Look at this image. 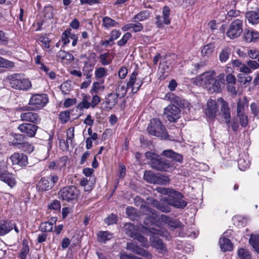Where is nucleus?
<instances>
[{"label":"nucleus","instance_id":"nucleus-44","mask_svg":"<svg viewBox=\"0 0 259 259\" xmlns=\"http://www.w3.org/2000/svg\"><path fill=\"white\" fill-rule=\"evenodd\" d=\"M90 100V96L84 95L82 97L81 102L78 104L77 108L79 110L83 109H89L91 105L89 101Z\"/></svg>","mask_w":259,"mask_h":259},{"label":"nucleus","instance_id":"nucleus-27","mask_svg":"<svg viewBox=\"0 0 259 259\" xmlns=\"http://www.w3.org/2000/svg\"><path fill=\"white\" fill-rule=\"evenodd\" d=\"M13 229V224L8 220L0 221V236H4Z\"/></svg>","mask_w":259,"mask_h":259},{"label":"nucleus","instance_id":"nucleus-18","mask_svg":"<svg viewBox=\"0 0 259 259\" xmlns=\"http://www.w3.org/2000/svg\"><path fill=\"white\" fill-rule=\"evenodd\" d=\"M126 248L133 252L138 254L146 259H151L152 255L149 251L135 245L133 243H127Z\"/></svg>","mask_w":259,"mask_h":259},{"label":"nucleus","instance_id":"nucleus-22","mask_svg":"<svg viewBox=\"0 0 259 259\" xmlns=\"http://www.w3.org/2000/svg\"><path fill=\"white\" fill-rule=\"evenodd\" d=\"M160 219L162 222L167 224L172 229L183 228V224L178 220L172 219L168 215L161 214Z\"/></svg>","mask_w":259,"mask_h":259},{"label":"nucleus","instance_id":"nucleus-29","mask_svg":"<svg viewBox=\"0 0 259 259\" xmlns=\"http://www.w3.org/2000/svg\"><path fill=\"white\" fill-rule=\"evenodd\" d=\"M119 96L115 93L109 94L106 98V104L110 109H112L118 103Z\"/></svg>","mask_w":259,"mask_h":259},{"label":"nucleus","instance_id":"nucleus-3","mask_svg":"<svg viewBox=\"0 0 259 259\" xmlns=\"http://www.w3.org/2000/svg\"><path fill=\"white\" fill-rule=\"evenodd\" d=\"M147 159H150L151 166L155 169L159 171H169L173 167V164L168 160L161 158L159 155L152 152H147L145 153Z\"/></svg>","mask_w":259,"mask_h":259},{"label":"nucleus","instance_id":"nucleus-63","mask_svg":"<svg viewBox=\"0 0 259 259\" xmlns=\"http://www.w3.org/2000/svg\"><path fill=\"white\" fill-rule=\"evenodd\" d=\"M68 160V157L66 156H63L59 158L57 161V166L60 168L65 167Z\"/></svg>","mask_w":259,"mask_h":259},{"label":"nucleus","instance_id":"nucleus-12","mask_svg":"<svg viewBox=\"0 0 259 259\" xmlns=\"http://www.w3.org/2000/svg\"><path fill=\"white\" fill-rule=\"evenodd\" d=\"M180 111L179 107L169 105L164 109L163 115L170 122H176L180 117Z\"/></svg>","mask_w":259,"mask_h":259},{"label":"nucleus","instance_id":"nucleus-39","mask_svg":"<svg viewBox=\"0 0 259 259\" xmlns=\"http://www.w3.org/2000/svg\"><path fill=\"white\" fill-rule=\"evenodd\" d=\"M123 229L125 234L131 238L135 236V234L138 233L135 226L131 223L126 224L124 226Z\"/></svg>","mask_w":259,"mask_h":259},{"label":"nucleus","instance_id":"nucleus-38","mask_svg":"<svg viewBox=\"0 0 259 259\" xmlns=\"http://www.w3.org/2000/svg\"><path fill=\"white\" fill-rule=\"evenodd\" d=\"M249 242L253 249L259 254V234H251Z\"/></svg>","mask_w":259,"mask_h":259},{"label":"nucleus","instance_id":"nucleus-49","mask_svg":"<svg viewBox=\"0 0 259 259\" xmlns=\"http://www.w3.org/2000/svg\"><path fill=\"white\" fill-rule=\"evenodd\" d=\"M48 209L50 210L57 211L61 209V205L60 201L53 200L48 204Z\"/></svg>","mask_w":259,"mask_h":259},{"label":"nucleus","instance_id":"nucleus-54","mask_svg":"<svg viewBox=\"0 0 259 259\" xmlns=\"http://www.w3.org/2000/svg\"><path fill=\"white\" fill-rule=\"evenodd\" d=\"M18 148L21 149L24 152L30 153L33 151L34 147L28 143L24 142L20 145V146L18 147Z\"/></svg>","mask_w":259,"mask_h":259},{"label":"nucleus","instance_id":"nucleus-14","mask_svg":"<svg viewBox=\"0 0 259 259\" xmlns=\"http://www.w3.org/2000/svg\"><path fill=\"white\" fill-rule=\"evenodd\" d=\"M170 9L167 6H164L162 9V15H157L155 19V24L159 28H162L164 24L169 25L170 23Z\"/></svg>","mask_w":259,"mask_h":259},{"label":"nucleus","instance_id":"nucleus-61","mask_svg":"<svg viewBox=\"0 0 259 259\" xmlns=\"http://www.w3.org/2000/svg\"><path fill=\"white\" fill-rule=\"evenodd\" d=\"M250 109L252 114L254 116L259 117V105L253 102L250 104Z\"/></svg>","mask_w":259,"mask_h":259},{"label":"nucleus","instance_id":"nucleus-64","mask_svg":"<svg viewBox=\"0 0 259 259\" xmlns=\"http://www.w3.org/2000/svg\"><path fill=\"white\" fill-rule=\"evenodd\" d=\"M247 53L248 56L252 59H257L259 56V51L254 49L248 50Z\"/></svg>","mask_w":259,"mask_h":259},{"label":"nucleus","instance_id":"nucleus-1","mask_svg":"<svg viewBox=\"0 0 259 259\" xmlns=\"http://www.w3.org/2000/svg\"><path fill=\"white\" fill-rule=\"evenodd\" d=\"M225 74L223 73L216 76L214 70L205 72L196 77L195 81L203 84L211 93L220 92L222 85L225 83Z\"/></svg>","mask_w":259,"mask_h":259},{"label":"nucleus","instance_id":"nucleus-19","mask_svg":"<svg viewBox=\"0 0 259 259\" xmlns=\"http://www.w3.org/2000/svg\"><path fill=\"white\" fill-rule=\"evenodd\" d=\"M0 181L7 184L11 188H14L17 184L14 175L8 170H3L0 174Z\"/></svg>","mask_w":259,"mask_h":259},{"label":"nucleus","instance_id":"nucleus-9","mask_svg":"<svg viewBox=\"0 0 259 259\" xmlns=\"http://www.w3.org/2000/svg\"><path fill=\"white\" fill-rule=\"evenodd\" d=\"M243 26L242 20H235L230 24L226 32V35L232 39L239 37L243 32Z\"/></svg>","mask_w":259,"mask_h":259},{"label":"nucleus","instance_id":"nucleus-62","mask_svg":"<svg viewBox=\"0 0 259 259\" xmlns=\"http://www.w3.org/2000/svg\"><path fill=\"white\" fill-rule=\"evenodd\" d=\"M92 96V99L91 102H90V104L91 107L94 108L101 102V98L97 94H94Z\"/></svg>","mask_w":259,"mask_h":259},{"label":"nucleus","instance_id":"nucleus-53","mask_svg":"<svg viewBox=\"0 0 259 259\" xmlns=\"http://www.w3.org/2000/svg\"><path fill=\"white\" fill-rule=\"evenodd\" d=\"M14 67V63L9 60L0 57V67L12 68Z\"/></svg>","mask_w":259,"mask_h":259},{"label":"nucleus","instance_id":"nucleus-33","mask_svg":"<svg viewBox=\"0 0 259 259\" xmlns=\"http://www.w3.org/2000/svg\"><path fill=\"white\" fill-rule=\"evenodd\" d=\"M143 211L145 212V213L148 215L149 219H150L152 223L156 221L158 218L157 212L155 210L148 207V206H144L143 208Z\"/></svg>","mask_w":259,"mask_h":259},{"label":"nucleus","instance_id":"nucleus-50","mask_svg":"<svg viewBox=\"0 0 259 259\" xmlns=\"http://www.w3.org/2000/svg\"><path fill=\"white\" fill-rule=\"evenodd\" d=\"M102 22L103 25L106 28L115 27L118 24L117 22L108 17H104Z\"/></svg>","mask_w":259,"mask_h":259},{"label":"nucleus","instance_id":"nucleus-42","mask_svg":"<svg viewBox=\"0 0 259 259\" xmlns=\"http://www.w3.org/2000/svg\"><path fill=\"white\" fill-rule=\"evenodd\" d=\"M127 89L129 88H127V86L125 87L124 83L120 81L118 82L115 93L119 96V98H121L126 95Z\"/></svg>","mask_w":259,"mask_h":259},{"label":"nucleus","instance_id":"nucleus-7","mask_svg":"<svg viewBox=\"0 0 259 259\" xmlns=\"http://www.w3.org/2000/svg\"><path fill=\"white\" fill-rule=\"evenodd\" d=\"M79 194V190L74 186H65L61 189L59 192L60 198L68 202L76 199Z\"/></svg>","mask_w":259,"mask_h":259},{"label":"nucleus","instance_id":"nucleus-45","mask_svg":"<svg viewBox=\"0 0 259 259\" xmlns=\"http://www.w3.org/2000/svg\"><path fill=\"white\" fill-rule=\"evenodd\" d=\"M214 49V45L212 44H208L205 45L201 50V55L203 57H209Z\"/></svg>","mask_w":259,"mask_h":259},{"label":"nucleus","instance_id":"nucleus-57","mask_svg":"<svg viewBox=\"0 0 259 259\" xmlns=\"http://www.w3.org/2000/svg\"><path fill=\"white\" fill-rule=\"evenodd\" d=\"M237 116L239 120V123L240 125L243 127H246L248 124L247 115L245 113H244L237 114Z\"/></svg>","mask_w":259,"mask_h":259},{"label":"nucleus","instance_id":"nucleus-56","mask_svg":"<svg viewBox=\"0 0 259 259\" xmlns=\"http://www.w3.org/2000/svg\"><path fill=\"white\" fill-rule=\"evenodd\" d=\"M133 238L139 241L141 243V245L144 247H147L148 246L147 239L138 232L135 234V236Z\"/></svg>","mask_w":259,"mask_h":259},{"label":"nucleus","instance_id":"nucleus-21","mask_svg":"<svg viewBox=\"0 0 259 259\" xmlns=\"http://www.w3.org/2000/svg\"><path fill=\"white\" fill-rule=\"evenodd\" d=\"M165 99L175 103L181 108H185L188 106V102L181 97L175 95L172 93H168L165 96Z\"/></svg>","mask_w":259,"mask_h":259},{"label":"nucleus","instance_id":"nucleus-40","mask_svg":"<svg viewBox=\"0 0 259 259\" xmlns=\"http://www.w3.org/2000/svg\"><path fill=\"white\" fill-rule=\"evenodd\" d=\"M238 165L241 170H245L248 168L250 165V161L248 157L244 155L240 157L238 160Z\"/></svg>","mask_w":259,"mask_h":259},{"label":"nucleus","instance_id":"nucleus-23","mask_svg":"<svg viewBox=\"0 0 259 259\" xmlns=\"http://www.w3.org/2000/svg\"><path fill=\"white\" fill-rule=\"evenodd\" d=\"M218 105L215 100L210 99L207 103L205 114L210 118H214L218 111Z\"/></svg>","mask_w":259,"mask_h":259},{"label":"nucleus","instance_id":"nucleus-8","mask_svg":"<svg viewBox=\"0 0 259 259\" xmlns=\"http://www.w3.org/2000/svg\"><path fill=\"white\" fill-rule=\"evenodd\" d=\"M49 98L47 94H34L30 98L28 105L32 110L42 109L48 103Z\"/></svg>","mask_w":259,"mask_h":259},{"label":"nucleus","instance_id":"nucleus-13","mask_svg":"<svg viewBox=\"0 0 259 259\" xmlns=\"http://www.w3.org/2000/svg\"><path fill=\"white\" fill-rule=\"evenodd\" d=\"M144 178L148 182L153 184L166 185L169 183V179L167 176L163 175H156L150 172L145 174Z\"/></svg>","mask_w":259,"mask_h":259},{"label":"nucleus","instance_id":"nucleus-30","mask_svg":"<svg viewBox=\"0 0 259 259\" xmlns=\"http://www.w3.org/2000/svg\"><path fill=\"white\" fill-rule=\"evenodd\" d=\"M245 17L249 23L256 24L259 23V13L256 11H249L245 14Z\"/></svg>","mask_w":259,"mask_h":259},{"label":"nucleus","instance_id":"nucleus-48","mask_svg":"<svg viewBox=\"0 0 259 259\" xmlns=\"http://www.w3.org/2000/svg\"><path fill=\"white\" fill-rule=\"evenodd\" d=\"M252 80V77L247 74L240 73L238 74L239 82L245 85H247Z\"/></svg>","mask_w":259,"mask_h":259},{"label":"nucleus","instance_id":"nucleus-6","mask_svg":"<svg viewBox=\"0 0 259 259\" xmlns=\"http://www.w3.org/2000/svg\"><path fill=\"white\" fill-rule=\"evenodd\" d=\"M147 131L151 136L159 137L162 139H167L169 137L165 126L157 118H153L151 120L147 127Z\"/></svg>","mask_w":259,"mask_h":259},{"label":"nucleus","instance_id":"nucleus-36","mask_svg":"<svg viewBox=\"0 0 259 259\" xmlns=\"http://www.w3.org/2000/svg\"><path fill=\"white\" fill-rule=\"evenodd\" d=\"M29 247L28 241L26 239H24L22 241V247L19 254V257L20 259H26L27 255L29 252Z\"/></svg>","mask_w":259,"mask_h":259},{"label":"nucleus","instance_id":"nucleus-34","mask_svg":"<svg viewBox=\"0 0 259 259\" xmlns=\"http://www.w3.org/2000/svg\"><path fill=\"white\" fill-rule=\"evenodd\" d=\"M103 83L104 79L101 81L94 82L92 84V88L90 92L91 94L93 95L94 94H98L100 92L104 91L105 87L103 85Z\"/></svg>","mask_w":259,"mask_h":259},{"label":"nucleus","instance_id":"nucleus-37","mask_svg":"<svg viewBox=\"0 0 259 259\" xmlns=\"http://www.w3.org/2000/svg\"><path fill=\"white\" fill-rule=\"evenodd\" d=\"M231 54V49L228 47L223 48L219 54V60L221 63H225L229 59Z\"/></svg>","mask_w":259,"mask_h":259},{"label":"nucleus","instance_id":"nucleus-41","mask_svg":"<svg viewBox=\"0 0 259 259\" xmlns=\"http://www.w3.org/2000/svg\"><path fill=\"white\" fill-rule=\"evenodd\" d=\"M90 69L86 70L85 67L83 69V74L86 76V78L87 79V80L83 81L81 84V88H87L89 86L90 83H91V77L92 74L90 73V72L93 70V67L90 65Z\"/></svg>","mask_w":259,"mask_h":259},{"label":"nucleus","instance_id":"nucleus-43","mask_svg":"<svg viewBox=\"0 0 259 259\" xmlns=\"http://www.w3.org/2000/svg\"><path fill=\"white\" fill-rule=\"evenodd\" d=\"M108 75V70L106 68L100 67L96 68L95 71V76L96 79H101V80H104L105 77Z\"/></svg>","mask_w":259,"mask_h":259},{"label":"nucleus","instance_id":"nucleus-55","mask_svg":"<svg viewBox=\"0 0 259 259\" xmlns=\"http://www.w3.org/2000/svg\"><path fill=\"white\" fill-rule=\"evenodd\" d=\"M39 230L42 232L47 233L53 231V227L49 223L43 222L39 226Z\"/></svg>","mask_w":259,"mask_h":259},{"label":"nucleus","instance_id":"nucleus-51","mask_svg":"<svg viewBox=\"0 0 259 259\" xmlns=\"http://www.w3.org/2000/svg\"><path fill=\"white\" fill-rule=\"evenodd\" d=\"M238 255L241 259H250L251 254L249 251L244 248H240L238 251Z\"/></svg>","mask_w":259,"mask_h":259},{"label":"nucleus","instance_id":"nucleus-59","mask_svg":"<svg viewBox=\"0 0 259 259\" xmlns=\"http://www.w3.org/2000/svg\"><path fill=\"white\" fill-rule=\"evenodd\" d=\"M59 118L62 123H66L69 119V112L67 111H62L59 113Z\"/></svg>","mask_w":259,"mask_h":259},{"label":"nucleus","instance_id":"nucleus-31","mask_svg":"<svg viewBox=\"0 0 259 259\" xmlns=\"http://www.w3.org/2000/svg\"><path fill=\"white\" fill-rule=\"evenodd\" d=\"M248 100L246 97H244L242 99L240 98L237 104V114H244L245 113V107L248 106Z\"/></svg>","mask_w":259,"mask_h":259},{"label":"nucleus","instance_id":"nucleus-2","mask_svg":"<svg viewBox=\"0 0 259 259\" xmlns=\"http://www.w3.org/2000/svg\"><path fill=\"white\" fill-rule=\"evenodd\" d=\"M156 190L162 194L166 195L168 197L165 198L169 205L177 208H183L187 204V202L183 199V195L180 192L172 189L158 187Z\"/></svg>","mask_w":259,"mask_h":259},{"label":"nucleus","instance_id":"nucleus-16","mask_svg":"<svg viewBox=\"0 0 259 259\" xmlns=\"http://www.w3.org/2000/svg\"><path fill=\"white\" fill-rule=\"evenodd\" d=\"M38 126L34 124L25 123L19 125L18 129L26 136L29 137H34Z\"/></svg>","mask_w":259,"mask_h":259},{"label":"nucleus","instance_id":"nucleus-15","mask_svg":"<svg viewBox=\"0 0 259 259\" xmlns=\"http://www.w3.org/2000/svg\"><path fill=\"white\" fill-rule=\"evenodd\" d=\"M218 101L221 103L220 115L224 119L225 122L229 125L230 123L231 111L228 103L223 98H220Z\"/></svg>","mask_w":259,"mask_h":259},{"label":"nucleus","instance_id":"nucleus-25","mask_svg":"<svg viewBox=\"0 0 259 259\" xmlns=\"http://www.w3.org/2000/svg\"><path fill=\"white\" fill-rule=\"evenodd\" d=\"M243 37L246 42H254L259 39V33L252 29H245L243 32Z\"/></svg>","mask_w":259,"mask_h":259},{"label":"nucleus","instance_id":"nucleus-10","mask_svg":"<svg viewBox=\"0 0 259 259\" xmlns=\"http://www.w3.org/2000/svg\"><path fill=\"white\" fill-rule=\"evenodd\" d=\"M58 181V177L55 175H50L47 177H43L39 181L36 185L37 190L38 192L50 190Z\"/></svg>","mask_w":259,"mask_h":259},{"label":"nucleus","instance_id":"nucleus-20","mask_svg":"<svg viewBox=\"0 0 259 259\" xmlns=\"http://www.w3.org/2000/svg\"><path fill=\"white\" fill-rule=\"evenodd\" d=\"M20 118L23 121L32 122L34 124L39 123L41 120L37 113L30 111L22 113Z\"/></svg>","mask_w":259,"mask_h":259},{"label":"nucleus","instance_id":"nucleus-26","mask_svg":"<svg viewBox=\"0 0 259 259\" xmlns=\"http://www.w3.org/2000/svg\"><path fill=\"white\" fill-rule=\"evenodd\" d=\"M161 155L171 159L179 163H182L183 161V156L181 154L178 153L171 149L163 150L161 153Z\"/></svg>","mask_w":259,"mask_h":259},{"label":"nucleus","instance_id":"nucleus-46","mask_svg":"<svg viewBox=\"0 0 259 259\" xmlns=\"http://www.w3.org/2000/svg\"><path fill=\"white\" fill-rule=\"evenodd\" d=\"M150 15L148 11H143L136 15L132 19L133 22L142 21L147 19Z\"/></svg>","mask_w":259,"mask_h":259},{"label":"nucleus","instance_id":"nucleus-60","mask_svg":"<svg viewBox=\"0 0 259 259\" xmlns=\"http://www.w3.org/2000/svg\"><path fill=\"white\" fill-rule=\"evenodd\" d=\"M71 31V29H67L62 34V41L63 42V45L64 46L67 45L69 42V35L70 31Z\"/></svg>","mask_w":259,"mask_h":259},{"label":"nucleus","instance_id":"nucleus-35","mask_svg":"<svg viewBox=\"0 0 259 259\" xmlns=\"http://www.w3.org/2000/svg\"><path fill=\"white\" fill-rule=\"evenodd\" d=\"M113 237V234L108 231H100L97 234L98 240L101 242L105 243Z\"/></svg>","mask_w":259,"mask_h":259},{"label":"nucleus","instance_id":"nucleus-11","mask_svg":"<svg viewBox=\"0 0 259 259\" xmlns=\"http://www.w3.org/2000/svg\"><path fill=\"white\" fill-rule=\"evenodd\" d=\"M137 71H134L129 76V79L126 83L127 88L131 89L133 94L137 93L144 82V78L138 76Z\"/></svg>","mask_w":259,"mask_h":259},{"label":"nucleus","instance_id":"nucleus-52","mask_svg":"<svg viewBox=\"0 0 259 259\" xmlns=\"http://www.w3.org/2000/svg\"><path fill=\"white\" fill-rule=\"evenodd\" d=\"M24 137L21 134H15L14 139L12 142V145L17 146L18 147L23 143Z\"/></svg>","mask_w":259,"mask_h":259},{"label":"nucleus","instance_id":"nucleus-47","mask_svg":"<svg viewBox=\"0 0 259 259\" xmlns=\"http://www.w3.org/2000/svg\"><path fill=\"white\" fill-rule=\"evenodd\" d=\"M99 58L100 62L102 65L106 66L112 62V59L110 58V54L108 52L102 54L100 55Z\"/></svg>","mask_w":259,"mask_h":259},{"label":"nucleus","instance_id":"nucleus-28","mask_svg":"<svg viewBox=\"0 0 259 259\" xmlns=\"http://www.w3.org/2000/svg\"><path fill=\"white\" fill-rule=\"evenodd\" d=\"M152 205L160 210L162 212L168 213L171 211V208L170 207V205L167 203H162L159 202L156 200H152L151 202Z\"/></svg>","mask_w":259,"mask_h":259},{"label":"nucleus","instance_id":"nucleus-24","mask_svg":"<svg viewBox=\"0 0 259 259\" xmlns=\"http://www.w3.org/2000/svg\"><path fill=\"white\" fill-rule=\"evenodd\" d=\"M228 233V231L225 232L221 237L219 241L220 246L222 251H229L233 249V244L230 239L225 237V234Z\"/></svg>","mask_w":259,"mask_h":259},{"label":"nucleus","instance_id":"nucleus-4","mask_svg":"<svg viewBox=\"0 0 259 259\" xmlns=\"http://www.w3.org/2000/svg\"><path fill=\"white\" fill-rule=\"evenodd\" d=\"M7 81L10 86L15 90L27 91L32 88L31 81L21 74H12L8 76Z\"/></svg>","mask_w":259,"mask_h":259},{"label":"nucleus","instance_id":"nucleus-32","mask_svg":"<svg viewBox=\"0 0 259 259\" xmlns=\"http://www.w3.org/2000/svg\"><path fill=\"white\" fill-rule=\"evenodd\" d=\"M74 127L69 128L67 131V139L66 142L64 140H63V141H60V144H64L66 149H68L69 148V145H71L72 143L74 136Z\"/></svg>","mask_w":259,"mask_h":259},{"label":"nucleus","instance_id":"nucleus-58","mask_svg":"<svg viewBox=\"0 0 259 259\" xmlns=\"http://www.w3.org/2000/svg\"><path fill=\"white\" fill-rule=\"evenodd\" d=\"M132 37V34L129 33L127 32L125 33L121 39L119 40H118L117 42V44L118 46L120 47H122L124 46L126 42H127L128 40Z\"/></svg>","mask_w":259,"mask_h":259},{"label":"nucleus","instance_id":"nucleus-17","mask_svg":"<svg viewBox=\"0 0 259 259\" xmlns=\"http://www.w3.org/2000/svg\"><path fill=\"white\" fill-rule=\"evenodd\" d=\"M9 159L13 165H18L22 167L28 164L27 156L23 153L15 152L10 156Z\"/></svg>","mask_w":259,"mask_h":259},{"label":"nucleus","instance_id":"nucleus-5","mask_svg":"<svg viewBox=\"0 0 259 259\" xmlns=\"http://www.w3.org/2000/svg\"><path fill=\"white\" fill-rule=\"evenodd\" d=\"M149 232L152 234L150 239L151 242V246L155 248L159 253H164L166 251V248L165 244L163 243L162 240L156 235L161 236H166L167 232L164 229H156L151 228Z\"/></svg>","mask_w":259,"mask_h":259}]
</instances>
